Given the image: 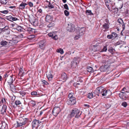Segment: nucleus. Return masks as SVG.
Listing matches in <instances>:
<instances>
[{
    "instance_id": "obj_59",
    "label": "nucleus",
    "mask_w": 129,
    "mask_h": 129,
    "mask_svg": "<svg viewBox=\"0 0 129 129\" xmlns=\"http://www.w3.org/2000/svg\"><path fill=\"white\" fill-rule=\"evenodd\" d=\"M53 36V33H49V37H52Z\"/></svg>"
},
{
    "instance_id": "obj_7",
    "label": "nucleus",
    "mask_w": 129,
    "mask_h": 129,
    "mask_svg": "<svg viewBox=\"0 0 129 129\" xmlns=\"http://www.w3.org/2000/svg\"><path fill=\"white\" fill-rule=\"evenodd\" d=\"M104 87H102L97 88L94 91V93H95L98 96L99 95V94H101L102 93Z\"/></svg>"
},
{
    "instance_id": "obj_14",
    "label": "nucleus",
    "mask_w": 129,
    "mask_h": 129,
    "mask_svg": "<svg viewBox=\"0 0 129 129\" xmlns=\"http://www.w3.org/2000/svg\"><path fill=\"white\" fill-rule=\"evenodd\" d=\"M108 68V66L106 65L101 66L100 68V70L101 72H104L107 70Z\"/></svg>"
},
{
    "instance_id": "obj_17",
    "label": "nucleus",
    "mask_w": 129,
    "mask_h": 129,
    "mask_svg": "<svg viewBox=\"0 0 129 129\" xmlns=\"http://www.w3.org/2000/svg\"><path fill=\"white\" fill-rule=\"evenodd\" d=\"M7 106L6 105H4L2 107V109L1 110V114L3 115L6 112L7 109Z\"/></svg>"
},
{
    "instance_id": "obj_19",
    "label": "nucleus",
    "mask_w": 129,
    "mask_h": 129,
    "mask_svg": "<svg viewBox=\"0 0 129 129\" xmlns=\"http://www.w3.org/2000/svg\"><path fill=\"white\" fill-rule=\"evenodd\" d=\"M8 128V125L5 122L2 123V126L0 129H7Z\"/></svg>"
},
{
    "instance_id": "obj_48",
    "label": "nucleus",
    "mask_w": 129,
    "mask_h": 129,
    "mask_svg": "<svg viewBox=\"0 0 129 129\" xmlns=\"http://www.w3.org/2000/svg\"><path fill=\"white\" fill-rule=\"evenodd\" d=\"M64 8L67 10H69V8L67 4H65L64 5Z\"/></svg>"
},
{
    "instance_id": "obj_58",
    "label": "nucleus",
    "mask_w": 129,
    "mask_h": 129,
    "mask_svg": "<svg viewBox=\"0 0 129 129\" xmlns=\"http://www.w3.org/2000/svg\"><path fill=\"white\" fill-rule=\"evenodd\" d=\"M17 20V18L16 17H12V21H16Z\"/></svg>"
},
{
    "instance_id": "obj_64",
    "label": "nucleus",
    "mask_w": 129,
    "mask_h": 129,
    "mask_svg": "<svg viewBox=\"0 0 129 129\" xmlns=\"http://www.w3.org/2000/svg\"><path fill=\"white\" fill-rule=\"evenodd\" d=\"M2 103H4V102H5L6 101H5V99L4 98V99H2Z\"/></svg>"
},
{
    "instance_id": "obj_2",
    "label": "nucleus",
    "mask_w": 129,
    "mask_h": 129,
    "mask_svg": "<svg viewBox=\"0 0 129 129\" xmlns=\"http://www.w3.org/2000/svg\"><path fill=\"white\" fill-rule=\"evenodd\" d=\"M69 99L67 101V103L69 105H73L76 103V99L74 96V94L73 93H70L68 95Z\"/></svg>"
},
{
    "instance_id": "obj_49",
    "label": "nucleus",
    "mask_w": 129,
    "mask_h": 129,
    "mask_svg": "<svg viewBox=\"0 0 129 129\" xmlns=\"http://www.w3.org/2000/svg\"><path fill=\"white\" fill-rule=\"evenodd\" d=\"M42 82L45 85H47L48 84L47 82L45 80H42Z\"/></svg>"
},
{
    "instance_id": "obj_32",
    "label": "nucleus",
    "mask_w": 129,
    "mask_h": 129,
    "mask_svg": "<svg viewBox=\"0 0 129 129\" xmlns=\"http://www.w3.org/2000/svg\"><path fill=\"white\" fill-rule=\"evenodd\" d=\"M108 51L109 52L113 54V53L114 51V50L112 47H111L109 49Z\"/></svg>"
},
{
    "instance_id": "obj_6",
    "label": "nucleus",
    "mask_w": 129,
    "mask_h": 129,
    "mask_svg": "<svg viewBox=\"0 0 129 129\" xmlns=\"http://www.w3.org/2000/svg\"><path fill=\"white\" fill-rule=\"evenodd\" d=\"M78 58H75L71 62V67L72 68H76L77 66V64L78 63Z\"/></svg>"
},
{
    "instance_id": "obj_47",
    "label": "nucleus",
    "mask_w": 129,
    "mask_h": 129,
    "mask_svg": "<svg viewBox=\"0 0 129 129\" xmlns=\"http://www.w3.org/2000/svg\"><path fill=\"white\" fill-rule=\"evenodd\" d=\"M107 50V46H104L102 50L103 51H106Z\"/></svg>"
},
{
    "instance_id": "obj_42",
    "label": "nucleus",
    "mask_w": 129,
    "mask_h": 129,
    "mask_svg": "<svg viewBox=\"0 0 129 129\" xmlns=\"http://www.w3.org/2000/svg\"><path fill=\"white\" fill-rule=\"evenodd\" d=\"M15 104L16 105H18L21 104V102L19 100H17L15 101Z\"/></svg>"
},
{
    "instance_id": "obj_13",
    "label": "nucleus",
    "mask_w": 129,
    "mask_h": 129,
    "mask_svg": "<svg viewBox=\"0 0 129 129\" xmlns=\"http://www.w3.org/2000/svg\"><path fill=\"white\" fill-rule=\"evenodd\" d=\"M19 120L23 124V125L26 124L27 122L28 119L27 118H22L21 117H20L19 118Z\"/></svg>"
},
{
    "instance_id": "obj_38",
    "label": "nucleus",
    "mask_w": 129,
    "mask_h": 129,
    "mask_svg": "<svg viewBox=\"0 0 129 129\" xmlns=\"http://www.w3.org/2000/svg\"><path fill=\"white\" fill-rule=\"evenodd\" d=\"M93 94L92 93H89L88 95V98L89 99H91L93 98Z\"/></svg>"
},
{
    "instance_id": "obj_30",
    "label": "nucleus",
    "mask_w": 129,
    "mask_h": 129,
    "mask_svg": "<svg viewBox=\"0 0 129 129\" xmlns=\"http://www.w3.org/2000/svg\"><path fill=\"white\" fill-rule=\"evenodd\" d=\"M111 35L113 39H114L117 36V34L115 33H113L111 34Z\"/></svg>"
},
{
    "instance_id": "obj_54",
    "label": "nucleus",
    "mask_w": 129,
    "mask_h": 129,
    "mask_svg": "<svg viewBox=\"0 0 129 129\" xmlns=\"http://www.w3.org/2000/svg\"><path fill=\"white\" fill-rule=\"evenodd\" d=\"M106 108L107 109H108L109 108L111 107V105L110 104H107L106 105Z\"/></svg>"
},
{
    "instance_id": "obj_40",
    "label": "nucleus",
    "mask_w": 129,
    "mask_h": 129,
    "mask_svg": "<svg viewBox=\"0 0 129 129\" xmlns=\"http://www.w3.org/2000/svg\"><path fill=\"white\" fill-rule=\"evenodd\" d=\"M31 94L32 96H34L37 94V92L36 91H33L31 92Z\"/></svg>"
},
{
    "instance_id": "obj_18",
    "label": "nucleus",
    "mask_w": 129,
    "mask_h": 129,
    "mask_svg": "<svg viewBox=\"0 0 129 129\" xmlns=\"http://www.w3.org/2000/svg\"><path fill=\"white\" fill-rule=\"evenodd\" d=\"M27 4L26 3L24 2H22L19 5V8L21 9H24L25 6H26Z\"/></svg>"
},
{
    "instance_id": "obj_24",
    "label": "nucleus",
    "mask_w": 129,
    "mask_h": 129,
    "mask_svg": "<svg viewBox=\"0 0 129 129\" xmlns=\"http://www.w3.org/2000/svg\"><path fill=\"white\" fill-rule=\"evenodd\" d=\"M124 42L121 40H119L115 43V45H120L124 44Z\"/></svg>"
},
{
    "instance_id": "obj_60",
    "label": "nucleus",
    "mask_w": 129,
    "mask_h": 129,
    "mask_svg": "<svg viewBox=\"0 0 129 129\" xmlns=\"http://www.w3.org/2000/svg\"><path fill=\"white\" fill-rule=\"evenodd\" d=\"M122 23L123 24L122 25V28L123 29V30H124L125 29V24H124V23Z\"/></svg>"
},
{
    "instance_id": "obj_63",
    "label": "nucleus",
    "mask_w": 129,
    "mask_h": 129,
    "mask_svg": "<svg viewBox=\"0 0 129 129\" xmlns=\"http://www.w3.org/2000/svg\"><path fill=\"white\" fill-rule=\"evenodd\" d=\"M78 80L79 81H80V82H83V81L82 80H81V79L80 78H78Z\"/></svg>"
},
{
    "instance_id": "obj_55",
    "label": "nucleus",
    "mask_w": 129,
    "mask_h": 129,
    "mask_svg": "<svg viewBox=\"0 0 129 129\" xmlns=\"http://www.w3.org/2000/svg\"><path fill=\"white\" fill-rule=\"evenodd\" d=\"M18 38H23V35L22 34H20L18 36Z\"/></svg>"
},
{
    "instance_id": "obj_57",
    "label": "nucleus",
    "mask_w": 129,
    "mask_h": 129,
    "mask_svg": "<svg viewBox=\"0 0 129 129\" xmlns=\"http://www.w3.org/2000/svg\"><path fill=\"white\" fill-rule=\"evenodd\" d=\"M28 4L30 7H32L33 6V4L31 2H29Z\"/></svg>"
},
{
    "instance_id": "obj_61",
    "label": "nucleus",
    "mask_w": 129,
    "mask_h": 129,
    "mask_svg": "<svg viewBox=\"0 0 129 129\" xmlns=\"http://www.w3.org/2000/svg\"><path fill=\"white\" fill-rule=\"evenodd\" d=\"M27 31H32V29L31 28H29L27 30Z\"/></svg>"
},
{
    "instance_id": "obj_23",
    "label": "nucleus",
    "mask_w": 129,
    "mask_h": 129,
    "mask_svg": "<svg viewBox=\"0 0 129 129\" xmlns=\"http://www.w3.org/2000/svg\"><path fill=\"white\" fill-rule=\"evenodd\" d=\"M77 34L75 36L74 38L76 40H77L80 38V37L81 36V35H80V34L79 33H78L77 31Z\"/></svg>"
},
{
    "instance_id": "obj_46",
    "label": "nucleus",
    "mask_w": 129,
    "mask_h": 129,
    "mask_svg": "<svg viewBox=\"0 0 129 129\" xmlns=\"http://www.w3.org/2000/svg\"><path fill=\"white\" fill-rule=\"evenodd\" d=\"M54 6H53L50 5V2H49V9H51L53 8Z\"/></svg>"
},
{
    "instance_id": "obj_10",
    "label": "nucleus",
    "mask_w": 129,
    "mask_h": 129,
    "mask_svg": "<svg viewBox=\"0 0 129 129\" xmlns=\"http://www.w3.org/2000/svg\"><path fill=\"white\" fill-rule=\"evenodd\" d=\"M102 95L103 96L108 95L109 96L111 94V92L109 90H105L104 89L103 90Z\"/></svg>"
},
{
    "instance_id": "obj_4",
    "label": "nucleus",
    "mask_w": 129,
    "mask_h": 129,
    "mask_svg": "<svg viewBox=\"0 0 129 129\" xmlns=\"http://www.w3.org/2000/svg\"><path fill=\"white\" fill-rule=\"evenodd\" d=\"M42 122L36 119L34 120L32 122V127L33 128H37L38 127L42 124Z\"/></svg>"
},
{
    "instance_id": "obj_25",
    "label": "nucleus",
    "mask_w": 129,
    "mask_h": 129,
    "mask_svg": "<svg viewBox=\"0 0 129 129\" xmlns=\"http://www.w3.org/2000/svg\"><path fill=\"white\" fill-rule=\"evenodd\" d=\"M16 29L19 31H23L24 29L21 26H18L16 28Z\"/></svg>"
},
{
    "instance_id": "obj_56",
    "label": "nucleus",
    "mask_w": 129,
    "mask_h": 129,
    "mask_svg": "<svg viewBox=\"0 0 129 129\" xmlns=\"http://www.w3.org/2000/svg\"><path fill=\"white\" fill-rule=\"evenodd\" d=\"M45 20L47 22H48V15H47L45 17Z\"/></svg>"
},
{
    "instance_id": "obj_21",
    "label": "nucleus",
    "mask_w": 129,
    "mask_h": 129,
    "mask_svg": "<svg viewBox=\"0 0 129 129\" xmlns=\"http://www.w3.org/2000/svg\"><path fill=\"white\" fill-rule=\"evenodd\" d=\"M101 49V47L99 46H98L97 45L96 47L95 48L92 49H91L92 51H95L100 50Z\"/></svg>"
},
{
    "instance_id": "obj_5",
    "label": "nucleus",
    "mask_w": 129,
    "mask_h": 129,
    "mask_svg": "<svg viewBox=\"0 0 129 129\" xmlns=\"http://www.w3.org/2000/svg\"><path fill=\"white\" fill-rule=\"evenodd\" d=\"M67 27V30L71 32H74L75 29V26L72 23H69Z\"/></svg>"
},
{
    "instance_id": "obj_53",
    "label": "nucleus",
    "mask_w": 129,
    "mask_h": 129,
    "mask_svg": "<svg viewBox=\"0 0 129 129\" xmlns=\"http://www.w3.org/2000/svg\"><path fill=\"white\" fill-rule=\"evenodd\" d=\"M107 38L109 39H113L111 34L108 35L107 36Z\"/></svg>"
},
{
    "instance_id": "obj_16",
    "label": "nucleus",
    "mask_w": 129,
    "mask_h": 129,
    "mask_svg": "<svg viewBox=\"0 0 129 129\" xmlns=\"http://www.w3.org/2000/svg\"><path fill=\"white\" fill-rule=\"evenodd\" d=\"M8 44V42L5 40H2L0 42L1 47H6Z\"/></svg>"
},
{
    "instance_id": "obj_33",
    "label": "nucleus",
    "mask_w": 129,
    "mask_h": 129,
    "mask_svg": "<svg viewBox=\"0 0 129 129\" xmlns=\"http://www.w3.org/2000/svg\"><path fill=\"white\" fill-rule=\"evenodd\" d=\"M57 51L58 53H60L61 54H62L63 53V49L61 48H59L57 50Z\"/></svg>"
},
{
    "instance_id": "obj_1",
    "label": "nucleus",
    "mask_w": 129,
    "mask_h": 129,
    "mask_svg": "<svg viewBox=\"0 0 129 129\" xmlns=\"http://www.w3.org/2000/svg\"><path fill=\"white\" fill-rule=\"evenodd\" d=\"M81 114V112H80V111L77 108H74L72 110L71 114L68 115L67 118H70L75 116L76 118H78Z\"/></svg>"
},
{
    "instance_id": "obj_26",
    "label": "nucleus",
    "mask_w": 129,
    "mask_h": 129,
    "mask_svg": "<svg viewBox=\"0 0 129 129\" xmlns=\"http://www.w3.org/2000/svg\"><path fill=\"white\" fill-rule=\"evenodd\" d=\"M103 26L104 28L106 30H107L109 27V25L108 23H105L103 25Z\"/></svg>"
},
{
    "instance_id": "obj_31",
    "label": "nucleus",
    "mask_w": 129,
    "mask_h": 129,
    "mask_svg": "<svg viewBox=\"0 0 129 129\" xmlns=\"http://www.w3.org/2000/svg\"><path fill=\"white\" fill-rule=\"evenodd\" d=\"M0 3L2 4L5 5L7 3V0H0Z\"/></svg>"
},
{
    "instance_id": "obj_12",
    "label": "nucleus",
    "mask_w": 129,
    "mask_h": 129,
    "mask_svg": "<svg viewBox=\"0 0 129 129\" xmlns=\"http://www.w3.org/2000/svg\"><path fill=\"white\" fill-rule=\"evenodd\" d=\"M49 20L50 22L49 21V28L52 27L54 26V22L53 20V17L52 16L49 15Z\"/></svg>"
},
{
    "instance_id": "obj_22",
    "label": "nucleus",
    "mask_w": 129,
    "mask_h": 129,
    "mask_svg": "<svg viewBox=\"0 0 129 129\" xmlns=\"http://www.w3.org/2000/svg\"><path fill=\"white\" fill-rule=\"evenodd\" d=\"M17 127H19L23 126V124L19 120V121H17Z\"/></svg>"
},
{
    "instance_id": "obj_44",
    "label": "nucleus",
    "mask_w": 129,
    "mask_h": 129,
    "mask_svg": "<svg viewBox=\"0 0 129 129\" xmlns=\"http://www.w3.org/2000/svg\"><path fill=\"white\" fill-rule=\"evenodd\" d=\"M20 95H22V96H24L26 94L25 92L22 91L20 92Z\"/></svg>"
},
{
    "instance_id": "obj_8",
    "label": "nucleus",
    "mask_w": 129,
    "mask_h": 129,
    "mask_svg": "<svg viewBox=\"0 0 129 129\" xmlns=\"http://www.w3.org/2000/svg\"><path fill=\"white\" fill-rule=\"evenodd\" d=\"M60 111L59 107H55L52 111V112L53 115L56 116L59 114Z\"/></svg>"
},
{
    "instance_id": "obj_51",
    "label": "nucleus",
    "mask_w": 129,
    "mask_h": 129,
    "mask_svg": "<svg viewBox=\"0 0 129 129\" xmlns=\"http://www.w3.org/2000/svg\"><path fill=\"white\" fill-rule=\"evenodd\" d=\"M105 1L106 4H108L111 2V1L110 0H105Z\"/></svg>"
},
{
    "instance_id": "obj_41",
    "label": "nucleus",
    "mask_w": 129,
    "mask_h": 129,
    "mask_svg": "<svg viewBox=\"0 0 129 129\" xmlns=\"http://www.w3.org/2000/svg\"><path fill=\"white\" fill-rule=\"evenodd\" d=\"M117 21L120 24H122L123 23L122 20L121 18L118 19Z\"/></svg>"
},
{
    "instance_id": "obj_62",
    "label": "nucleus",
    "mask_w": 129,
    "mask_h": 129,
    "mask_svg": "<svg viewBox=\"0 0 129 129\" xmlns=\"http://www.w3.org/2000/svg\"><path fill=\"white\" fill-rule=\"evenodd\" d=\"M38 11L39 13H41L42 12V10L41 9H38Z\"/></svg>"
},
{
    "instance_id": "obj_52",
    "label": "nucleus",
    "mask_w": 129,
    "mask_h": 129,
    "mask_svg": "<svg viewBox=\"0 0 129 129\" xmlns=\"http://www.w3.org/2000/svg\"><path fill=\"white\" fill-rule=\"evenodd\" d=\"M52 38L53 39L56 40L58 39L57 36L56 35H55L54 37L53 36Z\"/></svg>"
},
{
    "instance_id": "obj_34",
    "label": "nucleus",
    "mask_w": 129,
    "mask_h": 129,
    "mask_svg": "<svg viewBox=\"0 0 129 129\" xmlns=\"http://www.w3.org/2000/svg\"><path fill=\"white\" fill-rule=\"evenodd\" d=\"M24 73V72L23 70H20L19 71V75L22 77L23 76V74Z\"/></svg>"
},
{
    "instance_id": "obj_27",
    "label": "nucleus",
    "mask_w": 129,
    "mask_h": 129,
    "mask_svg": "<svg viewBox=\"0 0 129 129\" xmlns=\"http://www.w3.org/2000/svg\"><path fill=\"white\" fill-rule=\"evenodd\" d=\"M86 14L87 15H93V14L91 12V11L89 10H87L86 11Z\"/></svg>"
},
{
    "instance_id": "obj_37",
    "label": "nucleus",
    "mask_w": 129,
    "mask_h": 129,
    "mask_svg": "<svg viewBox=\"0 0 129 129\" xmlns=\"http://www.w3.org/2000/svg\"><path fill=\"white\" fill-rule=\"evenodd\" d=\"M12 16H9L6 17V19L8 20L12 21Z\"/></svg>"
},
{
    "instance_id": "obj_20",
    "label": "nucleus",
    "mask_w": 129,
    "mask_h": 129,
    "mask_svg": "<svg viewBox=\"0 0 129 129\" xmlns=\"http://www.w3.org/2000/svg\"><path fill=\"white\" fill-rule=\"evenodd\" d=\"M61 78L63 80H66L67 78L66 74L65 73H62L61 75Z\"/></svg>"
},
{
    "instance_id": "obj_11",
    "label": "nucleus",
    "mask_w": 129,
    "mask_h": 129,
    "mask_svg": "<svg viewBox=\"0 0 129 129\" xmlns=\"http://www.w3.org/2000/svg\"><path fill=\"white\" fill-rule=\"evenodd\" d=\"M46 44V43L45 40L41 41L39 43L40 48L42 49H43L45 48Z\"/></svg>"
},
{
    "instance_id": "obj_35",
    "label": "nucleus",
    "mask_w": 129,
    "mask_h": 129,
    "mask_svg": "<svg viewBox=\"0 0 129 129\" xmlns=\"http://www.w3.org/2000/svg\"><path fill=\"white\" fill-rule=\"evenodd\" d=\"M0 12L1 13L4 14H7L9 13V11L7 10H5L3 11H0Z\"/></svg>"
},
{
    "instance_id": "obj_39",
    "label": "nucleus",
    "mask_w": 129,
    "mask_h": 129,
    "mask_svg": "<svg viewBox=\"0 0 129 129\" xmlns=\"http://www.w3.org/2000/svg\"><path fill=\"white\" fill-rule=\"evenodd\" d=\"M121 105L122 106H124L125 107L127 105V104L126 102H124L122 103Z\"/></svg>"
},
{
    "instance_id": "obj_36",
    "label": "nucleus",
    "mask_w": 129,
    "mask_h": 129,
    "mask_svg": "<svg viewBox=\"0 0 129 129\" xmlns=\"http://www.w3.org/2000/svg\"><path fill=\"white\" fill-rule=\"evenodd\" d=\"M129 91L127 89V88L125 87H124L122 89V91H124L125 92H127V93H129V91Z\"/></svg>"
},
{
    "instance_id": "obj_3",
    "label": "nucleus",
    "mask_w": 129,
    "mask_h": 129,
    "mask_svg": "<svg viewBox=\"0 0 129 129\" xmlns=\"http://www.w3.org/2000/svg\"><path fill=\"white\" fill-rule=\"evenodd\" d=\"M4 78H6V81H7L8 84L10 85V88H12L14 87L13 85L12 84L15 80V78H14V79L13 78V75H10L7 74L4 75Z\"/></svg>"
},
{
    "instance_id": "obj_43",
    "label": "nucleus",
    "mask_w": 129,
    "mask_h": 129,
    "mask_svg": "<svg viewBox=\"0 0 129 129\" xmlns=\"http://www.w3.org/2000/svg\"><path fill=\"white\" fill-rule=\"evenodd\" d=\"M64 13L65 15L66 16H68L69 15V12L67 10H65L64 12Z\"/></svg>"
},
{
    "instance_id": "obj_50",
    "label": "nucleus",
    "mask_w": 129,
    "mask_h": 129,
    "mask_svg": "<svg viewBox=\"0 0 129 129\" xmlns=\"http://www.w3.org/2000/svg\"><path fill=\"white\" fill-rule=\"evenodd\" d=\"M30 103H31V104H32V106H34L35 105V102L34 101H31L30 102Z\"/></svg>"
},
{
    "instance_id": "obj_45",
    "label": "nucleus",
    "mask_w": 129,
    "mask_h": 129,
    "mask_svg": "<svg viewBox=\"0 0 129 129\" xmlns=\"http://www.w3.org/2000/svg\"><path fill=\"white\" fill-rule=\"evenodd\" d=\"M97 46V45H94L92 46H90V48H92V49H94L96 47V46Z\"/></svg>"
},
{
    "instance_id": "obj_28",
    "label": "nucleus",
    "mask_w": 129,
    "mask_h": 129,
    "mask_svg": "<svg viewBox=\"0 0 129 129\" xmlns=\"http://www.w3.org/2000/svg\"><path fill=\"white\" fill-rule=\"evenodd\" d=\"M87 71L88 72H92L93 71L92 68L90 67H88L87 68Z\"/></svg>"
},
{
    "instance_id": "obj_9",
    "label": "nucleus",
    "mask_w": 129,
    "mask_h": 129,
    "mask_svg": "<svg viewBox=\"0 0 129 129\" xmlns=\"http://www.w3.org/2000/svg\"><path fill=\"white\" fill-rule=\"evenodd\" d=\"M119 95L120 98L123 100H126L128 97V95L124 92H121L119 94Z\"/></svg>"
},
{
    "instance_id": "obj_15",
    "label": "nucleus",
    "mask_w": 129,
    "mask_h": 129,
    "mask_svg": "<svg viewBox=\"0 0 129 129\" xmlns=\"http://www.w3.org/2000/svg\"><path fill=\"white\" fill-rule=\"evenodd\" d=\"M85 28H81L78 29V30L77 31L79 33L80 35L82 36L85 32Z\"/></svg>"
},
{
    "instance_id": "obj_29",
    "label": "nucleus",
    "mask_w": 129,
    "mask_h": 129,
    "mask_svg": "<svg viewBox=\"0 0 129 129\" xmlns=\"http://www.w3.org/2000/svg\"><path fill=\"white\" fill-rule=\"evenodd\" d=\"M53 73L52 72L51 73H50L49 74V81L51 80L52 79L53 77Z\"/></svg>"
}]
</instances>
